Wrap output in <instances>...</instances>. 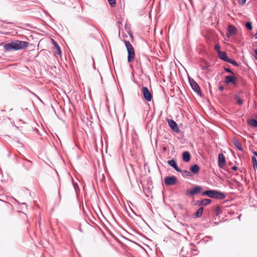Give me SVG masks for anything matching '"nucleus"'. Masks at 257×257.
Segmentation results:
<instances>
[{
  "label": "nucleus",
  "mask_w": 257,
  "mask_h": 257,
  "mask_svg": "<svg viewBox=\"0 0 257 257\" xmlns=\"http://www.w3.org/2000/svg\"><path fill=\"white\" fill-rule=\"evenodd\" d=\"M29 45V43L26 41L16 40L11 43L6 44L4 46V49L6 51L11 50H19L26 48Z\"/></svg>",
  "instance_id": "obj_1"
},
{
  "label": "nucleus",
  "mask_w": 257,
  "mask_h": 257,
  "mask_svg": "<svg viewBox=\"0 0 257 257\" xmlns=\"http://www.w3.org/2000/svg\"><path fill=\"white\" fill-rule=\"evenodd\" d=\"M124 42L127 51V61L128 62H132L134 60L135 56L134 48L129 41L124 40Z\"/></svg>",
  "instance_id": "obj_2"
},
{
  "label": "nucleus",
  "mask_w": 257,
  "mask_h": 257,
  "mask_svg": "<svg viewBox=\"0 0 257 257\" xmlns=\"http://www.w3.org/2000/svg\"><path fill=\"white\" fill-rule=\"evenodd\" d=\"M142 93L144 98L148 101H151L152 99V94L149 91L148 87L145 86L142 87Z\"/></svg>",
  "instance_id": "obj_3"
},
{
  "label": "nucleus",
  "mask_w": 257,
  "mask_h": 257,
  "mask_svg": "<svg viewBox=\"0 0 257 257\" xmlns=\"http://www.w3.org/2000/svg\"><path fill=\"white\" fill-rule=\"evenodd\" d=\"M190 85L192 89L197 93V94H201L200 89L199 85L193 79L189 78Z\"/></svg>",
  "instance_id": "obj_4"
},
{
  "label": "nucleus",
  "mask_w": 257,
  "mask_h": 257,
  "mask_svg": "<svg viewBox=\"0 0 257 257\" xmlns=\"http://www.w3.org/2000/svg\"><path fill=\"white\" fill-rule=\"evenodd\" d=\"M177 178L175 176L166 177L164 179V183L166 185H173L176 183Z\"/></svg>",
  "instance_id": "obj_5"
},
{
  "label": "nucleus",
  "mask_w": 257,
  "mask_h": 257,
  "mask_svg": "<svg viewBox=\"0 0 257 257\" xmlns=\"http://www.w3.org/2000/svg\"><path fill=\"white\" fill-rule=\"evenodd\" d=\"M168 122L169 126L174 132L179 133L180 132L179 128L175 121L172 119H169Z\"/></svg>",
  "instance_id": "obj_6"
},
{
  "label": "nucleus",
  "mask_w": 257,
  "mask_h": 257,
  "mask_svg": "<svg viewBox=\"0 0 257 257\" xmlns=\"http://www.w3.org/2000/svg\"><path fill=\"white\" fill-rule=\"evenodd\" d=\"M237 78L234 76H227L225 77L224 83L226 84H232L235 85Z\"/></svg>",
  "instance_id": "obj_7"
},
{
  "label": "nucleus",
  "mask_w": 257,
  "mask_h": 257,
  "mask_svg": "<svg viewBox=\"0 0 257 257\" xmlns=\"http://www.w3.org/2000/svg\"><path fill=\"white\" fill-rule=\"evenodd\" d=\"M237 31V29L234 26L232 25L229 26L226 33L227 37L229 38L234 36L236 33Z\"/></svg>",
  "instance_id": "obj_8"
},
{
  "label": "nucleus",
  "mask_w": 257,
  "mask_h": 257,
  "mask_svg": "<svg viewBox=\"0 0 257 257\" xmlns=\"http://www.w3.org/2000/svg\"><path fill=\"white\" fill-rule=\"evenodd\" d=\"M168 164L170 166H171L172 167H173L176 171L178 172H182V170H181L179 167L178 166H177V163H176V161L174 160V159H172V160H169L168 161Z\"/></svg>",
  "instance_id": "obj_9"
},
{
  "label": "nucleus",
  "mask_w": 257,
  "mask_h": 257,
  "mask_svg": "<svg viewBox=\"0 0 257 257\" xmlns=\"http://www.w3.org/2000/svg\"><path fill=\"white\" fill-rule=\"evenodd\" d=\"M225 163V159L222 154L218 155V165L219 168H222Z\"/></svg>",
  "instance_id": "obj_10"
},
{
  "label": "nucleus",
  "mask_w": 257,
  "mask_h": 257,
  "mask_svg": "<svg viewBox=\"0 0 257 257\" xmlns=\"http://www.w3.org/2000/svg\"><path fill=\"white\" fill-rule=\"evenodd\" d=\"M202 190V187L200 186H196L190 191V196H193L199 193Z\"/></svg>",
  "instance_id": "obj_11"
},
{
  "label": "nucleus",
  "mask_w": 257,
  "mask_h": 257,
  "mask_svg": "<svg viewBox=\"0 0 257 257\" xmlns=\"http://www.w3.org/2000/svg\"><path fill=\"white\" fill-rule=\"evenodd\" d=\"M216 190H208L203 192L202 193V196H207L209 197L214 198Z\"/></svg>",
  "instance_id": "obj_12"
},
{
  "label": "nucleus",
  "mask_w": 257,
  "mask_h": 257,
  "mask_svg": "<svg viewBox=\"0 0 257 257\" xmlns=\"http://www.w3.org/2000/svg\"><path fill=\"white\" fill-rule=\"evenodd\" d=\"M218 57L222 60L226 62L229 59V58L227 57L226 52L224 51H219V53L218 54Z\"/></svg>",
  "instance_id": "obj_13"
},
{
  "label": "nucleus",
  "mask_w": 257,
  "mask_h": 257,
  "mask_svg": "<svg viewBox=\"0 0 257 257\" xmlns=\"http://www.w3.org/2000/svg\"><path fill=\"white\" fill-rule=\"evenodd\" d=\"M211 202V200L210 199H203L201 200L197 201V204L199 206H206L209 204Z\"/></svg>",
  "instance_id": "obj_14"
},
{
  "label": "nucleus",
  "mask_w": 257,
  "mask_h": 257,
  "mask_svg": "<svg viewBox=\"0 0 257 257\" xmlns=\"http://www.w3.org/2000/svg\"><path fill=\"white\" fill-rule=\"evenodd\" d=\"M225 198V195L224 193L218 191V190L215 191V193L214 198L218 199H223Z\"/></svg>",
  "instance_id": "obj_15"
},
{
  "label": "nucleus",
  "mask_w": 257,
  "mask_h": 257,
  "mask_svg": "<svg viewBox=\"0 0 257 257\" xmlns=\"http://www.w3.org/2000/svg\"><path fill=\"white\" fill-rule=\"evenodd\" d=\"M252 153L254 155V156L252 157L253 168L255 171L256 169H257V160L255 156H257V151H253Z\"/></svg>",
  "instance_id": "obj_16"
},
{
  "label": "nucleus",
  "mask_w": 257,
  "mask_h": 257,
  "mask_svg": "<svg viewBox=\"0 0 257 257\" xmlns=\"http://www.w3.org/2000/svg\"><path fill=\"white\" fill-rule=\"evenodd\" d=\"M52 40V44L53 45H54V47H55V48L57 50V52L56 53L59 55H61L62 54V52H61V49H60V47H59V45L58 44V43L55 41H54V40Z\"/></svg>",
  "instance_id": "obj_17"
},
{
  "label": "nucleus",
  "mask_w": 257,
  "mask_h": 257,
  "mask_svg": "<svg viewBox=\"0 0 257 257\" xmlns=\"http://www.w3.org/2000/svg\"><path fill=\"white\" fill-rule=\"evenodd\" d=\"M199 169L200 168L197 164L192 165L190 168L191 172L195 174H197L199 172Z\"/></svg>",
  "instance_id": "obj_18"
},
{
  "label": "nucleus",
  "mask_w": 257,
  "mask_h": 257,
  "mask_svg": "<svg viewBox=\"0 0 257 257\" xmlns=\"http://www.w3.org/2000/svg\"><path fill=\"white\" fill-rule=\"evenodd\" d=\"M183 160L185 162H188L190 160V154L188 152H184L182 154Z\"/></svg>",
  "instance_id": "obj_19"
},
{
  "label": "nucleus",
  "mask_w": 257,
  "mask_h": 257,
  "mask_svg": "<svg viewBox=\"0 0 257 257\" xmlns=\"http://www.w3.org/2000/svg\"><path fill=\"white\" fill-rule=\"evenodd\" d=\"M203 211V207H201L194 214V218L200 217L202 216Z\"/></svg>",
  "instance_id": "obj_20"
},
{
  "label": "nucleus",
  "mask_w": 257,
  "mask_h": 257,
  "mask_svg": "<svg viewBox=\"0 0 257 257\" xmlns=\"http://www.w3.org/2000/svg\"><path fill=\"white\" fill-rule=\"evenodd\" d=\"M233 144L235 147L239 151H242L243 149L241 143L237 140H235L233 142Z\"/></svg>",
  "instance_id": "obj_21"
},
{
  "label": "nucleus",
  "mask_w": 257,
  "mask_h": 257,
  "mask_svg": "<svg viewBox=\"0 0 257 257\" xmlns=\"http://www.w3.org/2000/svg\"><path fill=\"white\" fill-rule=\"evenodd\" d=\"M248 124L254 127H257V119H251L248 121Z\"/></svg>",
  "instance_id": "obj_22"
},
{
  "label": "nucleus",
  "mask_w": 257,
  "mask_h": 257,
  "mask_svg": "<svg viewBox=\"0 0 257 257\" xmlns=\"http://www.w3.org/2000/svg\"><path fill=\"white\" fill-rule=\"evenodd\" d=\"M234 99L238 105H241L242 104L243 100L239 97L238 94H236L234 96Z\"/></svg>",
  "instance_id": "obj_23"
},
{
  "label": "nucleus",
  "mask_w": 257,
  "mask_h": 257,
  "mask_svg": "<svg viewBox=\"0 0 257 257\" xmlns=\"http://www.w3.org/2000/svg\"><path fill=\"white\" fill-rule=\"evenodd\" d=\"M221 212V209L219 206H216L214 210L215 214L216 216H218Z\"/></svg>",
  "instance_id": "obj_24"
},
{
  "label": "nucleus",
  "mask_w": 257,
  "mask_h": 257,
  "mask_svg": "<svg viewBox=\"0 0 257 257\" xmlns=\"http://www.w3.org/2000/svg\"><path fill=\"white\" fill-rule=\"evenodd\" d=\"M183 175H185L186 176L188 177H191L192 176L191 173L188 171L187 170H182L181 172Z\"/></svg>",
  "instance_id": "obj_25"
},
{
  "label": "nucleus",
  "mask_w": 257,
  "mask_h": 257,
  "mask_svg": "<svg viewBox=\"0 0 257 257\" xmlns=\"http://www.w3.org/2000/svg\"><path fill=\"white\" fill-rule=\"evenodd\" d=\"M245 26L247 30H250L252 29V23L250 22H247Z\"/></svg>",
  "instance_id": "obj_26"
},
{
  "label": "nucleus",
  "mask_w": 257,
  "mask_h": 257,
  "mask_svg": "<svg viewBox=\"0 0 257 257\" xmlns=\"http://www.w3.org/2000/svg\"><path fill=\"white\" fill-rule=\"evenodd\" d=\"M227 62L232 64L233 65L235 66H237L238 65V64L236 61H235V60H232L230 58H229V59L228 60Z\"/></svg>",
  "instance_id": "obj_27"
},
{
  "label": "nucleus",
  "mask_w": 257,
  "mask_h": 257,
  "mask_svg": "<svg viewBox=\"0 0 257 257\" xmlns=\"http://www.w3.org/2000/svg\"><path fill=\"white\" fill-rule=\"evenodd\" d=\"M108 2L109 3V5L111 7H114L115 6V4H116L115 0H108Z\"/></svg>",
  "instance_id": "obj_28"
},
{
  "label": "nucleus",
  "mask_w": 257,
  "mask_h": 257,
  "mask_svg": "<svg viewBox=\"0 0 257 257\" xmlns=\"http://www.w3.org/2000/svg\"><path fill=\"white\" fill-rule=\"evenodd\" d=\"M224 70L225 71V72H228L229 73H231L232 74H234V73H233V72L229 68H227V67H224Z\"/></svg>",
  "instance_id": "obj_29"
},
{
  "label": "nucleus",
  "mask_w": 257,
  "mask_h": 257,
  "mask_svg": "<svg viewBox=\"0 0 257 257\" xmlns=\"http://www.w3.org/2000/svg\"><path fill=\"white\" fill-rule=\"evenodd\" d=\"M214 49H215V50L216 51V52H217V54H218V53H219V51H221L220 50V46L219 45L216 44V45H215Z\"/></svg>",
  "instance_id": "obj_30"
},
{
  "label": "nucleus",
  "mask_w": 257,
  "mask_h": 257,
  "mask_svg": "<svg viewBox=\"0 0 257 257\" xmlns=\"http://www.w3.org/2000/svg\"><path fill=\"white\" fill-rule=\"evenodd\" d=\"M253 52L254 53V58L255 60H257V48L254 49Z\"/></svg>",
  "instance_id": "obj_31"
},
{
  "label": "nucleus",
  "mask_w": 257,
  "mask_h": 257,
  "mask_svg": "<svg viewBox=\"0 0 257 257\" xmlns=\"http://www.w3.org/2000/svg\"><path fill=\"white\" fill-rule=\"evenodd\" d=\"M246 0H238V3L240 4V5H244L245 2H246Z\"/></svg>",
  "instance_id": "obj_32"
},
{
  "label": "nucleus",
  "mask_w": 257,
  "mask_h": 257,
  "mask_svg": "<svg viewBox=\"0 0 257 257\" xmlns=\"http://www.w3.org/2000/svg\"><path fill=\"white\" fill-rule=\"evenodd\" d=\"M190 191L191 190H187L185 192L186 195H189L190 196Z\"/></svg>",
  "instance_id": "obj_33"
},
{
  "label": "nucleus",
  "mask_w": 257,
  "mask_h": 257,
  "mask_svg": "<svg viewBox=\"0 0 257 257\" xmlns=\"http://www.w3.org/2000/svg\"><path fill=\"white\" fill-rule=\"evenodd\" d=\"M231 169L233 171H236L237 170V167L234 166L231 167Z\"/></svg>",
  "instance_id": "obj_34"
},
{
  "label": "nucleus",
  "mask_w": 257,
  "mask_h": 257,
  "mask_svg": "<svg viewBox=\"0 0 257 257\" xmlns=\"http://www.w3.org/2000/svg\"><path fill=\"white\" fill-rule=\"evenodd\" d=\"M219 90L220 91H223L224 89V87L223 86H220L218 88Z\"/></svg>",
  "instance_id": "obj_35"
},
{
  "label": "nucleus",
  "mask_w": 257,
  "mask_h": 257,
  "mask_svg": "<svg viewBox=\"0 0 257 257\" xmlns=\"http://www.w3.org/2000/svg\"><path fill=\"white\" fill-rule=\"evenodd\" d=\"M208 68V66H204L202 67V69L203 70H207Z\"/></svg>",
  "instance_id": "obj_36"
},
{
  "label": "nucleus",
  "mask_w": 257,
  "mask_h": 257,
  "mask_svg": "<svg viewBox=\"0 0 257 257\" xmlns=\"http://www.w3.org/2000/svg\"><path fill=\"white\" fill-rule=\"evenodd\" d=\"M182 257H191L190 255L187 256V255H184L183 254H182Z\"/></svg>",
  "instance_id": "obj_37"
},
{
  "label": "nucleus",
  "mask_w": 257,
  "mask_h": 257,
  "mask_svg": "<svg viewBox=\"0 0 257 257\" xmlns=\"http://www.w3.org/2000/svg\"><path fill=\"white\" fill-rule=\"evenodd\" d=\"M253 37L255 39H257V32L254 35Z\"/></svg>",
  "instance_id": "obj_38"
},
{
  "label": "nucleus",
  "mask_w": 257,
  "mask_h": 257,
  "mask_svg": "<svg viewBox=\"0 0 257 257\" xmlns=\"http://www.w3.org/2000/svg\"><path fill=\"white\" fill-rule=\"evenodd\" d=\"M184 248L183 247L182 249V252H183Z\"/></svg>",
  "instance_id": "obj_39"
},
{
  "label": "nucleus",
  "mask_w": 257,
  "mask_h": 257,
  "mask_svg": "<svg viewBox=\"0 0 257 257\" xmlns=\"http://www.w3.org/2000/svg\"><path fill=\"white\" fill-rule=\"evenodd\" d=\"M28 162L29 163H31V161H28Z\"/></svg>",
  "instance_id": "obj_40"
}]
</instances>
